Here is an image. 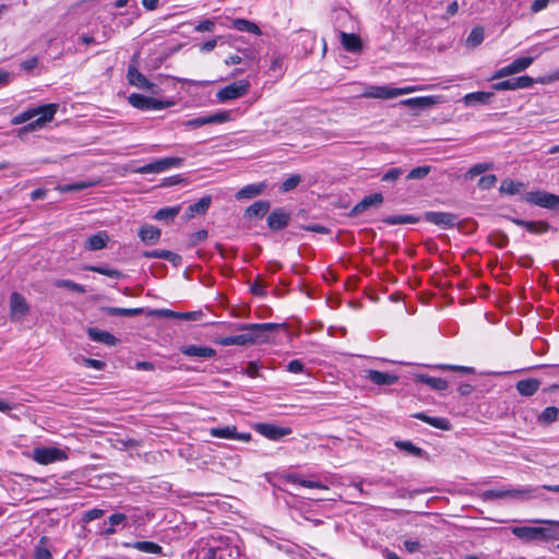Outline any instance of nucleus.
Instances as JSON below:
<instances>
[{
  "label": "nucleus",
  "instance_id": "obj_1",
  "mask_svg": "<svg viewBox=\"0 0 559 559\" xmlns=\"http://www.w3.org/2000/svg\"><path fill=\"white\" fill-rule=\"evenodd\" d=\"M280 329H282V324L278 323L241 324L239 326V330L241 331L240 334L222 337L216 342V344L221 346H245L248 344L263 343L267 341L271 333Z\"/></svg>",
  "mask_w": 559,
  "mask_h": 559
},
{
  "label": "nucleus",
  "instance_id": "obj_2",
  "mask_svg": "<svg viewBox=\"0 0 559 559\" xmlns=\"http://www.w3.org/2000/svg\"><path fill=\"white\" fill-rule=\"evenodd\" d=\"M512 534L525 542L559 539V533L550 527L514 526Z\"/></svg>",
  "mask_w": 559,
  "mask_h": 559
},
{
  "label": "nucleus",
  "instance_id": "obj_3",
  "mask_svg": "<svg viewBox=\"0 0 559 559\" xmlns=\"http://www.w3.org/2000/svg\"><path fill=\"white\" fill-rule=\"evenodd\" d=\"M128 102L132 107L144 111L162 110L174 105L171 100H159L138 93L130 94Z\"/></svg>",
  "mask_w": 559,
  "mask_h": 559
},
{
  "label": "nucleus",
  "instance_id": "obj_4",
  "mask_svg": "<svg viewBox=\"0 0 559 559\" xmlns=\"http://www.w3.org/2000/svg\"><path fill=\"white\" fill-rule=\"evenodd\" d=\"M31 457L38 464L48 465L55 462L66 461L67 451L55 447H38L33 449Z\"/></svg>",
  "mask_w": 559,
  "mask_h": 559
},
{
  "label": "nucleus",
  "instance_id": "obj_5",
  "mask_svg": "<svg viewBox=\"0 0 559 559\" xmlns=\"http://www.w3.org/2000/svg\"><path fill=\"white\" fill-rule=\"evenodd\" d=\"M522 200L530 204H534V205H537V206H540V207H544L547 210H558L559 211V195L547 192V191L537 190V191L526 192L522 197Z\"/></svg>",
  "mask_w": 559,
  "mask_h": 559
},
{
  "label": "nucleus",
  "instance_id": "obj_6",
  "mask_svg": "<svg viewBox=\"0 0 559 559\" xmlns=\"http://www.w3.org/2000/svg\"><path fill=\"white\" fill-rule=\"evenodd\" d=\"M138 55H134L132 58V63L129 64L127 71V80L130 85L140 88L151 91L155 93V88L157 87L154 83L150 82L144 74H142L136 66L135 59Z\"/></svg>",
  "mask_w": 559,
  "mask_h": 559
},
{
  "label": "nucleus",
  "instance_id": "obj_7",
  "mask_svg": "<svg viewBox=\"0 0 559 559\" xmlns=\"http://www.w3.org/2000/svg\"><path fill=\"white\" fill-rule=\"evenodd\" d=\"M58 104H46L40 106V114L37 119L31 121L25 127L20 129L22 132H33L41 129L47 122L51 121L58 110Z\"/></svg>",
  "mask_w": 559,
  "mask_h": 559
},
{
  "label": "nucleus",
  "instance_id": "obj_8",
  "mask_svg": "<svg viewBox=\"0 0 559 559\" xmlns=\"http://www.w3.org/2000/svg\"><path fill=\"white\" fill-rule=\"evenodd\" d=\"M424 219L428 223L437 225L443 229H450L456 226L457 216L449 212L428 211L424 213Z\"/></svg>",
  "mask_w": 559,
  "mask_h": 559
},
{
  "label": "nucleus",
  "instance_id": "obj_9",
  "mask_svg": "<svg viewBox=\"0 0 559 559\" xmlns=\"http://www.w3.org/2000/svg\"><path fill=\"white\" fill-rule=\"evenodd\" d=\"M254 430L261 436L272 441H278L280 439L292 433L289 427H278L273 424L258 423L254 425Z\"/></svg>",
  "mask_w": 559,
  "mask_h": 559
},
{
  "label": "nucleus",
  "instance_id": "obj_10",
  "mask_svg": "<svg viewBox=\"0 0 559 559\" xmlns=\"http://www.w3.org/2000/svg\"><path fill=\"white\" fill-rule=\"evenodd\" d=\"M249 91V83L247 82H239V83H233L224 88L219 90L216 94V97L219 102H226L239 98L243 95H246Z\"/></svg>",
  "mask_w": 559,
  "mask_h": 559
},
{
  "label": "nucleus",
  "instance_id": "obj_11",
  "mask_svg": "<svg viewBox=\"0 0 559 559\" xmlns=\"http://www.w3.org/2000/svg\"><path fill=\"white\" fill-rule=\"evenodd\" d=\"M29 310L26 299L20 293H12L10 297V312L13 320H21Z\"/></svg>",
  "mask_w": 559,
  "mask_h": 559
},
{
  "label": "nucleus",
  "instance_id": "obj_12",
  "mask_svg": "<svg viewBox=\"0 0 559 559\" xmlns=\"http://www.w3.org/2000/svg\"><path fill=\"white\" fill-rule=\"evenodd\" d=\"M439 103L438 96H419L401 100V105L415 110L432 107Z\"/></svg>",
  "mask_w": 559,
  "mask_h": 559
},
{
  "label": "nucleus",
  "instance_id": "obj_13",
  "mask_svg": "<svg viewBox=\"0 0 559 559\" xmlns=\"http://www.w3.org/2000/svg\"><path fill=\"white\" fill-rule=\"evenodd\" d=\"M366 379L377 385H391L397 382L399 377L393 373L382 372L378 370H366Z\"/></svg>",
  "mask_w": 559,
  "mask_h": 559
},
{
  "label": "nucleus",
  "instance_id": "obj_14",
  "mask_svg": "<svg viewBox=\"0 0 559 559\" xmlns=\"http://www.w3.org/2000/svg\"><path fill=\"white\" fill-rule=\"evenodd\" d=\"M511 221L515 225L524 227L528 233L536 235L545 234L551 228L545 221H524L520 218H511Z\"/></svg>",
  "mask_w": 559,
  "mask_h": 559
},
{
  "label": "nucleus",
  "instance_id": "obj_15",
  "mask_svg": "<svg viewBox=\"0 0 559 559\" xmlns=\"http://www.w3.org/2000/svg\"><path fill=\"white\" fill-rule=\"evenodd\" d=\"M289 219V213L285 212L282 209L275 210L267 217V226L272 230H281L288 225Z\"/></svg>",
  "mask_w": 559,
  "mask_h": 559
},
{
  "label": "nucleus",
  "instance_id": "obj_16",
  "mask_svg": "<svg viewBox=\"0 0 559 559\" xmlns=\"http://www.w3.org/2000/svg\"><path fill=\"white\" fill-rule=\"evenodd\" d=\"M361 96L367 98L390 99L394 98V91L393 87L386 85H371L364 91Z\"/></svg>",
  "mask_w": 559,
  "mask_h": 559
},
{
  "label": "nucleus",
  "instance_id": "obj_17",
  "mask_svg": "<svg viewBox=\"0 0 559 559\" xmlns=\"http://www.w3.org/2000/svg\"><path fill=\"white\" fill-rule=\"evenodd\" d=\"M383 202L382 193H373L365 197L359 203H357L353 210L352 215L356 216L369 209L370 206H378Z\"/></svg>",
  "mask_w": 559,
  "mask_h": 559
},
{
  "label": "nucleus",
  "instance_id": "obj_18",
  "mask_svg": "<svg viewBox=\"0 0 559 559\" xmlns=\"http://www.w3.org/2000/svg\"><path fill=\"white\" fill-rule=\"evenodd\" d=\"M412 417L417 418L424 423L429 424L430 426L441 429V430H450L452 428L451 423L448 418L444 417H431L426 415L425 413H415Z\"/></svg>",
  "mask_w": 559,
  "mask_h": 559
},
{
  "label": "nucleus",
  "instance_id": "obj_19",
  "mask_svg": "<svg viewBox=\"0 0 559 559\" xmlns=\"http://www.w3.org/2000/svg\"><path fill=\"white\" fill-rule=\"evenodd\" d=\"M212 198L211 195H205L201 198L198 202L188 206L186 212V218L191 219L195 215L204 214L211 206Z\"/></svg>",
  "mask_w": 559,
  "mask_h": 559
},
{
  "label": "nucleus",
  "instance_id": "obj_20",
  "mask_svg": "<svg viewBox=\"0 0 559 559\" xmlns=\"http://www.w3.org/2000/svg\"><path fill=\"white\" fill-rule=\"evenodd\" d=\"M87 335L92 341L105 344L107 346H116L117 343L116 336H114L111 333L95 328H90L87 330Z\"/></svg>",
  "mask_w": 559,
  "mask_h": 559
},
{
  "label": "nucleus",
  "instance_id": "obj_21",
  "mask_svg": "<svg viewBox=\"0 0 559 559\" xmlns=\"http://www.w3.org/2000/svg\"><path fill=\"white\" fill-rule=\"evenodd\" d=\"M415 382L429 385L432 390L444 391L448 389V381L442 378L430 377L427 374H415Z\"/></svg>",
  "mask_w": 559,
  "mask_h": 559
},
{
  "label": "nucleus",
  "instance_id": "obj_22",
  "mask_svg": "<svg viewBox=\"0 0 559 559\" xmlns=\"http://www.w3.org/2000/svg\"><path fill=\"white\" fill-rule=\"evenodd\" d=\"M341 43L345 50L349 52H358L362 48V43L359 36L353 33H341Z\"/></svg>",
  "mask_w": 559,
  "mask_h": 559
},
{
  "label": "nucleus",
  "instance_id": "obj_23",
  "mask_svg": "<svg viewBox=\"0 0 559 559\" xmlns=\"http://www.w3.org/2000/svg\"><path fill=\"white\" fill-rule=\"evenodd\" d=\"M109 241V237L106 231H98L87 238L85 242V249L90 251H96L106 248Z\"/></svg>",
  "mask_w": 559,
  "mask_h": 559
},
{
  "label": "nucleus",
  "instance_id": "obj_24",
  "mask_svg": "<svg viewBox=\"0 0 559 559\" xmlns=\"http://www.w3.org/2000/svg\"><path fill=\"white\" fill-rule=\"evenodd\" d=\"M145 258L150 259H164L166 261H169L174 265H180L181 264V257L173 251L169 250H152L144 252Z\"/></svg>",
  "mask_w": 559,
  "mask_h": 559
},
{
  "label": "nucleus",
  "instance_id": "obj_25",
  "mask_svg": "<svg viewBox=\"0 0 559 559\" xmlns=\"http://www.w3.org/2000/svg\"><path fill=\"white\" fill-rule=\"evenodd\" d=\"M495 96L492 92H474L464 96V104L466 106H475L478 104L486 105L491 102Z\"/></svg>",
  "mask_w": 559,
  "mask_h": 559
},
{
  "label": "nucleus",
  "instance_id": "obj_26",
  "mask_svg": "<svg viewBox=\"0 0 559 559\" xmlns=\"http://www.w3.org/2000/svg\"><path fill=\"white\" fill-rule=\"evenodd\" d=\"M103 312L107 316L116 317H134L145 313L144 308H118V307H104Z\"/></svg>",
  "mask_w": 559,
  "mask_h": 559
},
{
  "label": "nucleus",
  "instance_id": "obj_27",
  "mask_svg": "<svg viewBox=\"0 0 559 559\" xmlns=\"http://www.w3.org/2000/svg\"><path fill=\"white\" fill-rule=\"evenodd\" d=\"M265 188H266V183H264V182L248 185V186H245L243 188H241L236 193V198L238 200L252 199L254 197L260 195L264 191Z\"/></svg>",
  "mask_w": 559,
  "mask_h": 559
},
{
  "label": "nucleus",
  "instance_id": "obj_28",
  "mask_svg": "<svg viewBox=\"0 0 559 559\" xmlns=\"http://www.w3.org/2000/svg\"><path fill=\"white\" fill-rule=\"evenodd\" d=\"M540 382L537 379H525L516 383V390L523 396H532L539 389Z\"/></svg>",
  "mask_w": 559,
  "mask_h": 559
},
{
  "label": "nucleus",
  "instance_id": "obj_29",
  "mask_svg": "<svg viewBox=\"0 0 559 559\" xmlns=\"http://www.w3.org/2000/svg\"><path fill=\"white\" fill-rule=\"evenodd\" d=\"M128 547H132L139 551L153 554V555H162L163 548L156 543L143 540V542H134L132 544H126Z\"/></svg>",
  "mask_w": 559,
  "mask_h": 559
},
{
  "label": "nucleus",
  "instance_id": "obj_30",
  "mask_svg": "<svg viewBox=\"0 0 559 559\" xmlns=\"http://www.w3.org/2000/svg\"><path fill=\"white\" fill-rule=\"evenodd\" d=\"M162 231L152 225H144L139 230V237L143 242L154 243L160 238Z\"/></svg>",
  "mask_w": 559,
  "mask_h": 559
},
{
  "label": "nucleus",
  "instance_id": "obj_31",
  "mask_svg": "<svg viewBox=\"0 0 559 559\" xmlns=\"http://www.w3.org/2000/svg\"><path fill=\"white\" fill-rule=\"evenodd\" d=\"M270 202L260 200L252 203L246 211L248 217H263L270 210Z\"/></svg>",
  "mask_w": 559,
  "mask_h": 559
},
{
  "label": "nucleus",
  "instance_id": "obj_32",
  "mask_svg": "<svg viewBox=\"0 0 559 559\" xmlns=\"http://www.w3.org/2000/svg\"><path fill=\"white\" fill-rule=\"evenodd\" d=\"M233 28L239 32H248L255 35H261L260 27L255 23L246 19H235L233 21Z\"/></svg>",
  "mask_w": 559,
  "mask_h": 559
},
{
  "label": "nucleus",
  "instance_id": "obj_33",
  "mask_svg": "<svg viewBox=\"0 0 559 559\" xmlns=\"http://www.w3.org/2000/svg\"><path fill=\"white\" fill-rule=\"evenodd\" d=\"M185 159L182 157L169 156L156 159L159 173H164L170 168H179L183 165Z\"/></svg>",
  "mask_w": 559,
  "mask_h": 559
},
{
  "label": "nucleus",
  "instance_id": "obj_34",
  "mask_svg": "<svg viewBox=\"0 0 559 559\" xmlns=\"http://www.w3.org/2000/svg\"><path fill=\"white\" fill-rule=\"evenodd\" d=\"M394 444L397 449L406 451L407 453L416 457H423L426 454V452L421 448L415 445L413 442L408 440H397L395 441Z\"/></svg>",
  "mask_w": 559,
  "mask_h": 559
},
{
  "label": "nucleus",
  "instance_id": "obj_35",
  "mask_svg": "<svg viewBox=\"0 0 559 559\" xmlns=\"http://www.w3.org/2000/svg\"><path fill=\"white\" fill-rule=\"evenodd\" d=\"M559 409L556 406L546 407L538 416V423L542 425H550L557 420Z\"/></svg>",
  "mask_w": 559,
  "mask_h": 559
},
{
  "label": "nucleus",
  "instance_id": "obj_36",
  "mask_svg": "<svg viewBox=\"0 0 559 559\" xmlns=\"http://www.w3.org/2000/svg\"><path fill=\"white\" fill-rule=\"evenodd\" d=\"M524 188V185L522 182H516L510 179L502 180L500 185V192L504 194H518L520 193Z\"/></svg>",
  "mask_w": 559,
  "mask_h": 559
},
{
  "label": "nucleus",
  "instance_id": "obj_37",
  "mask_svg": "<svg viewBox=\"0 0 559 559\" xmlns=\"http://www.w3.org/2000/svg\"><path fill=\"white\" fill-rule=\"evenodd\" d=\"M210 435L214 438L234 439L236 436L235 426L215 427L210 429Z\"/></svg>",
  "mask_w": 559,
  "mask_h": 559
},
{
  "label": "nucleus",
  "instance_id": "obj_38",
  "mask_svg": "<svg viewBox=\"0 0 559 559\" xmlns=\"http://www.w3.org/2000/svg\"><path fill=\"white\" fill-rule=\"evenodd\" d=\"M179 205L163 207L155 213L154 218L157 221H171L179 214Z\"/></svg>",
  "mask_w": 559,
  "mask_h": 559
},
{
  "label": "nucleus",
  "instance_id": "obj_39",
  "mask_svg": "<svg viewBox=\"0 0 559 559\" xmlns=\"http://www.w3.org/2000/svg\"><path fill=\"white\" fill-rule=\"evenodd\" d=\"M85 270L94 272V273H98L102 275H106L110 278H116V280L123 276L122 272L115 270V269H109L106 266L90 265V266H86Z\"/></svg>",
  "mask_w": 559,
  "mask_h": 559
},
{
  "label": "nucleus",
  "instance_id": "obj_40",
  "mask_svg": "<svg viewBox=\"0 0 559 559\" xmlns=\"http://www.w3.org/2000/svg\"><path fill=\"white\" fill-rule=\"evenodd\" d=\"M39 114H40V106L35 107V108H29V109L19 114L17 116H15L12 119V123L13 124H22V123L27 122V121L32 120L33 118L37 117V115H39Z\"/></svg>",
  "mask_w": 559,
  "mask_h": 559
},
{
  "label": "nucleus",
  "instance_id": "obj_41",
  "mask_svg": "<svg viewBox=\"0 0 559 559\" xmlns=\"http://www.w3.org/2000/svg\"><path fill=\"white\" fill-rule=\"evenodd\" d=\"M484 36H485L484 27L475 26L471 31V33L466 39V44L471 47H477L478 45H480L483 43Z\"/></svg>",
  "mask_w": 559,
  "mask_h": 559
},
{
  "label": "nucleus",
  "instance_id": "obj_42",
  "mask_svg": "<svg viewBox=\"0 0 559 559\" xmlns=\"http://www.w3.org/2000/svg\"><path fill=\"white\" fill-rule=\"evenodd\" d=\"M419 219L412 215H393L383 218V222L388 225H400V224H414Z\"/></svg>",
  "mask_w": 559,
  "mask_h": 559
},
{
  "label": "nucleus",
  "instance_id": "obj_43",
  "mask_svg": "<svg viewBox=\"0 0 559 559\" xmlns=\"http://www.w3.org/2000/svg\"><path fill=\"white\" fill-rule=\"evenodd\" d=\"M535 491L536 488L533 487L508 489V497L525 500L531 498Z\"/></svg>",
  "mask_w": 559,
  "mask_h": 559
},
{
  "label": "nucleus",
  "instance_id": "obj_44",
  "mask_svg": "<svg viewBox=\"0 0 559 559\" xmlns=\"http://www.w3.org/2000/svg\"><path fill=\"white\" fill-rule=\"evenodd\" d=\"M435 367L438 369H441L443 371H459V372H462L465 374H474L476 372L474 367H468V366L443 364V365H437Z\"/></svg>",
  "mask_w": 559,
  "mask_h": 559
},
{
  "label": "nucleus",
  "instance_id": "obj_45",
  "mask_svg": "<svg viewBox=\"0 0 559 559\" xmlns=\"http://www.w3.org/2000/svg\"><path fill=\"white\" fill-rule=\"evenodd\" d=\"M55 285L57 287H60V288H67V289H70L72 292H76V293H80V294H83L85 293V287L83 285H80L78 283H74L70 280H58L56 281Z\"/></svg>",
  "mask_w": 559,
  "mask_h": 559
},
{
  "label": "nucleus",
  "instance_id": "obj_46",
  "mask_svg": "<svg viewBox=\"0 0 559 559\" xmlns=\"http://www.w3.org/2000/svg\"><path fill=\"white\" fill-rule=\"evenodd\" d=\"M301 182V177L299 175H292L285 181L281 183L280 190L283 193L289 192L295 189Z\"/></svg>",
  "mask_w": 559,
  "mask_h": 559
},
{
  "label": "nucleus",
  "instance_id": "obj_47",
  "mask_svg": "<svg viewBox=\"0 0 559 559\" xmlns=\"http://www.w3.org/2000/svg\"><path fill=\"white\" fill-rule=\"evenodd\" d=\"M430 171H431V167L430 166H419V167H416V168L412 169L408 173V175L406 176V178L408 180L423 179L426 176H428Z\"/></svg>",
  "mask_w": 559,
  "mask_h": 559
},
{
  "label": "nucleus",
  "instance_id": "obj_48",
  "mask_svg": "<svg viewBox=\"0 0 559 559\" xmlns=\"http://www.w3.org/2000/svg\"><path fill=\"white\" fill-rule=\"evenodd\" d=\"M484 500H496L508 498V489H488L481 495Z\"/></svg>",
  "mask_w": 559,
  "mask_h": 559
},
{
  "label": "nucleus",
  "instance_id": "obj_49",
  "mask_svg": "<svg viewBox=\"0 0 559 559\" xmlns=\"http://www.w3.org/2000/svg\"><path fill=\"white\" fill-rule=\"evenodd\" d=\"M150 317L177 319L178 312L170 309H151L145 312Z\"/></svg>",
  "mask_w": 559,
  "mask_h": 559
},
{
  "label": "nucleus",
  "instance_id": "obj_50",
  "mask_svg": "<svg viewBox=\"0 0 559 559\" xmlns=\"http://www.w3.org/2000/svg\"><path fill=\"white\" fill-rule=\"evenodd\" d=\"M533 57H520L515 59L512 63L515 71L520 73L526 70L533 63Z\"/></svg>",
  "mask_w": 559,
  "mask_h": 559
},
{
  "label": "nucleus",
  "instance_id": "obj_51",
  "mask_svg": "<svg viewBox=\"0 0 559 559\" xmlns=\"http://www.w3.org/2000/svg\"><path fill=\"white\" fill-rule=\"evenodd\" d=\"M46 543V537H41L39 540V545L36 547L34 559H51V552L41 545Z\"/></svg>",
  "mask_w": 559,
  "mask_h": 559
},
{
  "label": "nucleus",
  "instance_id": "obj_52",
  "mask_svg": "<svg viewBox=\"0 0 559 559\" xmlns=\"http://www.w3.org/2000/svg\"><path fill=\"white\" fill-rule=\"evenodd\" d=\"M516 73L518 72L513 68V63L511 62L510 64H508L506 67H502L499 70H497L492 74L491 80L502 79V78H506V76H509V75H513V74H516Z\"/></svg>",
  "mask_w": 559,
  "mask_h": 559
},
{
  "label": "nucleus",
  "instance_id": "obj_53",
  "mask_svg": "<svg viewBox=\"0 0 559 559\" xmlns=\"http://www.w3.org/2000/svg\"><path fill=\"white\" fill-rule=\"evenodd\" d=\"M516 73L518 72L513 68V63L511 62L510 64H508L506 67H502L499 70H497L492 74L491 80L502 79V78H506V76H509V75H513V74H516Z\"/></svg>",
  "mask_w": 559,
  "mask_h": 559
},
{
  "label": "nucleus",
  "instance_id": "obj_54",
  "mask_svg": "<svg viewBox=\"0 0 559 559\" xmlns=\"http://www.w3.org/2000/svg\"><path fill=\"white\" fill-rule=\"evenodd\" d=\"M495 91H516L515 79L504 80L492 84Z\"/></svg>",
  "mask_w": 559,
  "mask_h": 559
},
{
  "label": "nucleus",
  "instance_id": "obj_55",
  "mask_svg": "<svg viewBox=\"0 0 559 559\" xmlns=\"http://www.w3.org/2000/svg\"><path fill=\"white\" fill-rule=\"evenodd\" d=\"M135 174L145 175V174H159L156 160L140 166L133 170Z\"/></svg>",
  "mask_w": 559,
  "mask_h": 559
},
{
  "label": "nucleus",
  "instance_id": "obj_56",
  "mask_svg": "<svg viewBox=\"0 0 559 559\" xmlns=\"http://www.w3.org/2000/svg\"><path fill=\"white\" fill-rule=\"evenodd\" d=\"M293 480L306 488L328 489V487L320 481L300 479L298 477H294Z\"/></svg>",
  "mask_w": 559,
  "mask_h": 559
},
{
  "label": "nucleus",
  "instance_id": "obj_57",
  "mask_svg": "<svg viewBox=\"0 0 559 559\" xmlns=\"http://www.w3.org/2000/svg\"><path fill=\"white\" fill-rule=\"evenodd\" d=\"M491 168V165L490 164H487V163H480V164H476L474 165L468 171H467V176L469 178H474L485 171H487L488 169Z\"/></svg>",
  "mask_w": 559,
  "mask_h": 559
},
{
  "label": "nucleus",
  "instance_id": "obj_58",
  "mask_svg": "<svg viewBox=\"0 0 559 559\" xmlns=\"http://www.w3.org/2000/svg\"><path fill=\"white\" fill-rule=\"evenodd\" d=\"M497 182V177L495 175H486L483 176L478 181V187L484 190H488L492 188Z\"/></svg>",
  "mask_w": 559,
  "mask_h": 559
},
{
  "label": "nucleus",
  "instance_id": "obj_59",
  "mask_svg": "<svg viewBox=\"0 0 559 559\" xmlns=\"http://www.w3.org/2000/svg\"><path fill=\"white\" fill-rule=\"evenodd\" d=\"M515 79L516 90L530 88L534 84V79L528 75H523Z\"/></svg>",
  "mask_w": 559,
  "mask_h": 559
},
{
  "label": "nucleus",
  "instance_id": "obj_60",
  "mask_svg": "<svg viewBox=\"0 0 559 559\" xmlns=\"http://www.w3.org/2000/svg\"><path fill=\"white\" fill-rule=\"evenodd\" d=\"M91 186H92V183H90V182L80 181V182H74V183L63 186L60 190L62 192L80 191V190L86 189Z\"/></svg>",
  "mask_w": 559,
  "mask_h": 559
},
{
  "label": "nucleus",
  "instance_id": "obj_61",
  "mask_svg": "<svg viewBox=\"0 0 559 559\" xmlns=\"http://www.w3.org/2000/svg\"><path fill=\"white\" fill-rule=\"evenodd\" d=\"M202 316V311L178 312L177 319L186 321H197L201 319Z\"/></svg>",
  "mask_w": 559,
  "mask_h": 559
},
{
  "label": "nucleus",
  "instance_id": "obj_62",
  "mask_svg": "<svg viewBox=\"0 0 559 559\" xmlns=\"http://www.w3.org/2000/svg\"><path fill=\"white\" fill-rule=\"evenodd\" d=\"M210 121H211L210 117L209 116H204V117H198V118L188 120L185 124L187 127H190V128H200V127H203L205 124H209Z\"/></svg>",
  "mask_w": 559,
  "mask_h": 559
},
{
  "label": "nucleus",
  "instance_id": "obj_63",
  "mask_svg": "<svg viewBox=\"0 0 559 559\" xmlns=\"http://www.w3.org/2000/svg\"><path fill=\"white\" fill-rule=\"evenodd\" d=\"M82 362L86 368H93L96 370H102L105 367V362L99 359L82 357Z\"/></svg>",
  "mask_w": 559,
  "mask_h": 559
},
{
  "label": "nucleus",
  "instance_id": "obj_64",
  "mask_svg": "<svg viewBox=\"0 0 559 559\" xmlns=\"http://www.w3.org/2000/svg\"><path fill=\"white\" fill-rule=\"evenodd\" d=\"M402 174V168H391L382 176V181H395Z\"/></svg>",
  "mask_w": 559,
  "mask_h": 559
}]
</instances>
